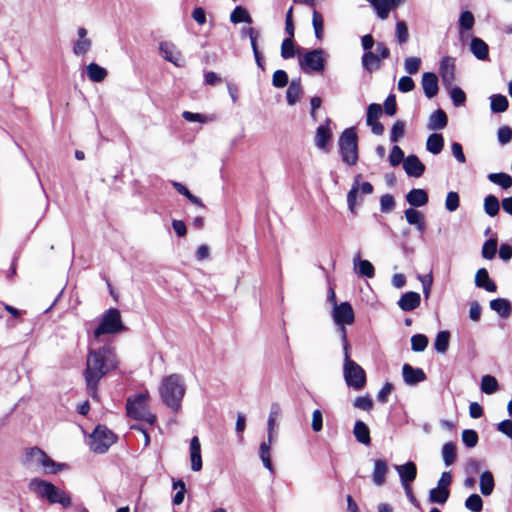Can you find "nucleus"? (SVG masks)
Here are the masks:
<instances>
[{
	"label": "nucleus",
	"instance_id": "f257e3e1",
	"mask_svg": "<svg viewBox=\"0 0 512 512\" xmlns=\"http://www.w3.org/2000/svg\"><path fill=\"white\" fill-rule=\"evenodd\" d=\"M119 360L111 344L97 346L90 341L84 371L86 384H98L108 373L118 368Z\"/></svg>",
	"mask_w": 512,
	"mask_h": 512
},
{
	"label": "nucleus",
	"instance_id": "f03ea898",
	"mask_svg": "<svg viewBox=\"0 0 512 512\" xmlns=\"http://www.w3.org/2000/svg\"><path fill=\"white\" fill-rule=\"evenodd\" d=\"M149 400L150 396L147 391L128 397L126 403L127 416L150 425L155 424L157 417L150 411Z\"/></svg>",
	"mask_w": 512,
	"mask_h": 512
},
{
	"label": "nucleus",
	"instance_id": "7ed1b4c3",
	"mask_svg": "<svg viewBox=\"0 0 512 512\" xmlns=\"http://www.w3.org/2000/svg\"><path fill=\"white\" fill-rule=\"evenodd\" d=\"M126 330L121 314L118 309L110 308L101 316L98 326L93 331V340L97 341L101 336L106 334H118Z\"/></svg>",
	"mask_w": 512,
	"mask_h": 512
},
{
	"label": "nucleus",
	"instance_id": "20e7f679",
	"mask_svg": "<svg viewBox=\"0 0 512 512\" xmlns=\"http://www.w3.org/2000/svg\"><path fill=\"white\" fill-rule=\"evenodd\" d=\"M34 489L40 497L47 499L51 504L58 503L64 508L71 505L70 496L50 482L34 479Z\"/></svg>",
	"mask_w": 512,
	"mask_h": 512
},
{
	"label": "nucleus",
	"instance_id": "39448f33",
	"mask_svg": "<svg viewBox=\"0 0 512 512\" xmlns=\"http://www.w3.org/2000/svg\"><path fill=\"white\" fill-rule=\"evenodd\" d=\"M357 134L353 128L345 129L339 138V148L342 161L353 166L358 161Z\"/></svg>",
	"mask_w": 512,
	"mask_h": 512
},
{
	"label": "nucleus",
	"instance_id": "423d86ee",
	"mask_svg": "<svg viewBox=\"0 0 512 512\" xmlns=\"http://www.w3.org/2000/svg\"><path fill=\"white\" fill-rule=\"evenodd\" d=\"M298 60L304 73H321L325 69L326 54L321 48L313 49L304 53Z\"/></svg>",
	"mask_w": 512,
	"mask_h": 512
},
{
	"label": "nucleus",
	"instance_id": "0eeeda50",
	"mask_svg": "<svg viewBox=\"0 0 512 512\" xmlns=\"http://www.w3.org/2000/svg\"><path fill=\"white\" fill-rule=\"evenodd\" d=\"M333 319L334 322L339 326L344 349H347L348 340L345 325H351L355 319L351 304L349 302L335 304V307H333Z\"/></svg>",
	"mask_w": 512,
	"mask_h": 512
},
{
	"label": "nucleus",
	"instance_id": "6e6552de",
	"mask_svg": "<svg viewBox=\"0 0 512 512\" xmlns=\"http://www.w3.org/2000/svg\"><path fill=\"white\" fill-rule=\"evenodd\" d=\"M116 441L115 434L104 426H97L90 436V449L95 453H105Z\"/></svg>",
	"mask_w": 512,
	"mask_h": 512
},
{
	"label": "nucleus",
	"instance_id": "1a4fd4ad",
	"mask_svg": "<svg viewBox=\"0 0 512 512\" xmlns=\"http://www.w3.org/2000/svg\"><path fill=\"white\" fill-rule=\"evenodd\" d=\"M345 350L344 378L346 384H365V372L356 362L350 360L347 349Z\"/></svg>",
	"mask_w": 512,
	"mask_h": 512
},
{
	"label": "nucleus",
	"instance_id": "9d476101",
	"mask_svg": "<svg viewBox=\"0 0 512 512\" xmlns=\"http://www.w3.org/2000/svg\"><path fill=\"white\" fill-rule=\"evenodd\" d=\"M34 462L44 474H55L66 467L65 464L55 462L43 450L37 447H34Z\"/></svg>",
	"mask_w": 512,
	"mask_h": 512
},
{
	"label": "nucleus",
	"instance_id": "9b49d317",
	"mask_svg": "<svg viewBox=\"0 0 512 512\" xmlns=\"http://www.w3.org/2000/svg\"><path fill=\"white\" fill-rule=\"evenodd\" d=\"M160 396L170 408L177 410L184 396V386H160Z\"/></svg>",
	"mask_w": 512,
	"mask_h": 512
},
{
	"label": "nucleus",
	"instance_id": "f8f14e48",
	"mask_svg": "<svg viewBox=\"0 0 512 512\" xmlns=\"http://www.w3.org/2000/svg\"><path fill=\"white\" fill-rule=\"evenodd\" d=\"M382 107L380 104L372 103L367 108L366 123L371 127L373 134L380 136L384 133V126L378 121L382 115Z\"/></svg>",
	"mask_w": 512,
	"mask_h": 512
},
{
	"label": "nucleus",
	"instance_id": "ddd939ff",
	"mask_svg": "<svg viewBox=\"0 0 512 512\" xmlns=\"http://www.w3.org/2000/svg\"><path fill=\"white\" fill-rule=\"evenodd\" d=\"M439 74L445 88L450 89L455 82V59L444 57L440 62Z\"/></svg>",
	"mask_w": 512,
	"mask_h": 512
},
{
	"label": "nucleus",
	"instance_id": "4468645a",
	"mask_svg": "<svg viewBox=\"0 0 512 512\" xmlns=\"http://www.w3.org/2000/svg\"><path fill=\"white\" fill-rule=\"evenodd\" d=\"M159 51L161 56L168 62H171L177 67L183 65V57L180 51L176 48V46L172 42L164 41L159 45Z\"/></svg>",
	"mask_w": 512,
	"mask_h": 512
},
{
	"label": "nucleus",
	"instance_id": "2eb2a0df",
	"mask_svg": "<svg viewBox=\"0 0 512 512\" xmlns=\"http://www.w3.org/2000/svg\"><path fill=\"white\" fill-rule=\"evenodd\" d=\"M394 468L399 475L402 486L411 485L416 479L417 467L414 462L408 461L402 465H395Z\"/></svg>",
	"mask_w": 512,
	"mask_h": 512
},
{
	"label": "nucleus",
	"instance_id": "dca6fc26",
	"mask_svg": "<svg viewBox=\"0 0 512 512\" xmlns=\"http://www.w3.org/2000/svg\"><path fill=\"white\" fill-rule=\"evenodd\" d=\"M403 169L409 177L419 178L425 172V165L420 161L418 156L412 154L405 158Z\"/></svg>",
	"mask_w": 512,
	"mask_h": 512
},
{
	"label": "nucleus",
	"instance_id": "f3484780",
	"mask_svg": "<svg viewBox=\"0 0 512 512\" xmlns=\"http://www.w3.org/2000/svg\"><path fill=\"white\" fill-rule=\"evenodd\" d=\"M421 85L425 96L429 99L438 94V77L433 72H425L422 75Z\"/></svg>",
	"mask_w": 512,
	"mask_h": 512
},
{
	"label": "nucleus",
	"instance_id": "a211bd4d",
	"mask_svg": "<svg viewBox=\"0 0 512 512\" xmlns=\"http://www.w3.org/2000/svg\"><path fill=\"white\" fill-rule=\"evenodd\" d=\"M420 303H421L420 294L417 292H413V291L404 293L397 302L400 309L405 312L415 310L416 308L419 307Z\"/></svg>",
	"mask_w": 512,
	"mask_h": 512
},
{
	"label": "nucleus",
	"instance_id": "6ab92c4d",
	"mask_svg": "<svg viewBox=\"0 0 512 512\" xmlns=\"http://www.w3.org/2000/svg\"><path fill=\"white\" fill-rule=\"evenodd\" d=\"M402 375L406 384H416L426 380V375L421 368H414L409 364L403 365Z\"/></svg>",
	"mask_w": 512,
	"mask_h": 512
},
{
	"label": "nucleus",
	"instance_id": "aec40b11",
	"mask_svg": "<svg viewBox=\"0 0 512 512\" xmlns=\"http://www.w3.org/2000/svg\"><path fill=\"white\" fill-rule=\"evenodd\" d=\"M190 461L193 471L198 472L202 469L201 444L197 436L190 441Z\"/></svg>",
	"mask_w": 512,
	"mask_h": 512
},
{
	"label": "nucleus",
	"instance_id": "412c9836",
	"mask_svg": "<svg viewBox=\"0 0 512 512\" xmlns=\"http://www.w3.org/2000/svg\"><path fill=\"white\" fill-rule=\"evenodd\" d=\"M353 264L359 276L366 278H373L375 276V268L372 263L368 260L361 259L359 253L354 256Z\"/></svg>",
	"mask_w": 512,
	"mask_h": 512
},
{
	"label": "nucleus",
	"instance_id": "4be33fe9",
	"mask_svg": "<svg viewBox=\"0 0 512 512\" xmlns=\"http://www.w3.org/2000/svg\"><path fill=\"white\" fill-rule=\"evenodd\" d=\"M330 119H326V124H321L316 129L315 145L320 150H327V145L331 139V130L329 128Z\"/></svg>",
	"mask_w": 512,
	"mask_h": 512
},
{
	"label": "nucleus",
	"instance_id": "5701e85b",
	"mask_svg": "<svg viewBox=\"0 0 512 512\" xmlns=\"http://www.w3.org/2000/svg\"><path fill=\"white\" fill-rule=\"evenodd\" d=\"M475 285L487 292H496L497 290L495 282L489 277V273L485 268L477 270L475 274Z\"/></svg>",
	"mask_w": 512,
	"mask_h": 512
},
{
	"label": "nucleus",
	"instance_id": "b1692460",
	"mask_svg": "<svg viewBox=\"0 0 512 512\" xmlns=\"http://www.w3.org/2000/svg\"><path fill=\"white\" fill-rule=\"evenodd\" d=\"M388 464L384 459H377L374 462L372 472V480L376 486H383L386 482V475L388 473Z\"/></svg>",
	"mask_w": 512,
	"mask_h": 512
},
{
	"label": "nucleus",
	"instance_id": "393cba45",
	"mask_svg": "<svg viewBox=\"0 0 512 512\" xmlns=\"http://www.w3.org/2000/svg\"><path fill=\"white\" fill-rule=\"evenodd\" d=\"M470 51L478 60H487L489 57V47L487 43L479 37H473L470 43Z\"/></svg>",
	"mask_w": 512,
	"mask_h": 512
},
{
	"label": "nucleus",
	"instance_id": "a878e982",
	"mask_svg": "<svg viewBox=\"0 0 512 512\" xmlns=\"http://www.w3.org/2000/svg\"><path fill=\"white\" fill-rule=\"evenodd\" d=\"M428 193L424 189H411L406 195V201L412 207H422L428 203Z\"/></svg>",
	"mask_w": 512,
	"mask_h": 512
},
{
	"label": "nucleus",
	"instance_id": "bb28decb",
	"mask_svg": "<svg viewBox=\"0 0 512 512\" xmlns=\"http://www.w3.org/2000/svg\"><path fill=\"white\" fill-rule=\"evenodd\" d=\"M490 309L495 311L501 318H508L512 312V305L505 298H497L490 301Z\"/></svg>",
	"mask_w": 512,
	"mask_h": 512
},
{
	"label": "nucleus",
	"instance_id": "cd10ccee",
	"mask_svg": "<svg viewBox=\"0 0 512 512\" xmlns=\"http://www.w3.org/2000/svg\"><path fill=\"white\" fill-rule=\"evenodd\" d=\"M361 63L363 69L369 73H372L381 67L380 57L372 51L364 52Z\"/></svg>",
	"mask_w": 512,
	"mask_h": 512
},
{
	"label": "nucleus",
	"instance_id": "c85d7f7f",
	"mask_svg": "<svg viewBox=\"0 0 512 512\" xmlns=\"http://www.w3.org/2000/svg\"><path fill=\"white\" fill-rule=\"evenodd\" d=\"M404 214H405L406 221L410 225H415L416 229L419 232H421V233L424 232L425 220H424L423 214L420 211H418L414 208H408L405 210Z\"/></svg>",
	"mask_w": 512,
	"mask_h": 512
},
{
	"label": "nucleus",
	"instance_id": "c756f323",
	"mask_svg": "<svg viewBox=\"0 0 512 512\" xmlns=\"http://www.w3.org/2000/svg\"><path fill=\"white\" fill-rule=\"evenodd\" d=\"M447 115L442 109H437L434 111L428 121V129L429 130H441L447 126Z\"/></svg>",
	"mask_w": 512,
	"mask_h": 512
},
{
	"label": "nucleus",
	"instance_id": "7c9ffc66",
	"mask_svg": "<svg viewBox=\"0 0 512 512\" xmlns=\"http://www.w3.org/2000/svg\"><path fill=\"white\" fill-rule=\"evenodd\" d=\"M303 90L300 78L293 79L287 89L286 98L289 105H295L302 95Z\"/></svg>",
	"mask_w": 512,
	"mask_h": 512
},
{
	"label": "nucleus",
	"instance_id": "2f4dec72",
	"mask_svg": "<svg viewBox=\"0 0 512 512\" xmlns=\"http://www.w3.org/2000/svg\"><path fill=\"white\" fill-rule=\"evenodd\" d=\"M353 434L358 442L364 445H369L371 443L370 430L364 422H355Z\"/></svg>",
	"mask_w": 512,
	"mask_h": 512
},
{
	"label": "nucleus",
	"instance_id": "473e14b6",
	"mask_svg": "<svg viewBox=\"0 0 512 512\" xmlns=\"http://www.w3.org/2000/svg\"><path fill=\"white\" fill-rule=\"evenodd\" d=\"M272 444V437L268 436V440L260 444L259 456L263 463V466L273 473V465L270 458V450Z\"/></svg>",
	"mask_w": 512,
	"mask_h": 512
},
{
	"label": "nucleus",
	"instance_id": "72a5a7b5",
	"mask_svg": "<svg viewBox=\"0 0 512 512\" xmlns=\"http://www.w3.org/2000/svg\"><path fill=\"white\" fill-rule=\"evenodd\" d=\"M444 147V138L439 133H433L429 135L426 141V149L433 155L441 153Z\"/></svg>",
	"mask_w": 512,
	"mask_h": 512
},
{
	"label": "nucleus",
	"instance_id": "f704fd0d",
	"mask_svg": "<svg viewBox=\"0 0 512 512\" xmlns=\"http://www.w3.org/2000/svg\"><path fill=\"white\" fill-rule=\"evenodd\" d=\"M442 459L444 462V465L446 467H449L453 465L457 459V452H456V446L453 442H447L442 447Z\"/></svg>",
	"mask_w": 512,
	"mask_h": 512
},
{
	"label": "nucleus",
	"instance_id": "c9c22d12",
	"mask_svg": "<svg viewBox=\"0 0 512 512\" xmlns=\"http://www.w3.org/2000/svg\"><path fill=\"white\" fill-rule=\"evenodd\" d=\"M494 477L490 471H485L480 475V491L484 496H489L494 490Z\"/></svg>",
	"mask_w": 512,
	"mask_h": 512
},
{
	"label": "nucleus",
	"instance_id": "e433bc0d",
	"mask_svg": "<svg viewBox=\"0 0 512 512\" xmlns=\"http://www.w3.org/2000/svg\"><path fill=\"white\" fill-rule=\"evenodd\" d=\"M490 108L494 113H503L508 109L509 102L506 96L494 94L490 97Z\"/></svg>",
	"mask_w": 512,
	"mask_h": 512
},
{
	"label": "nucleus",
	"instance_id": "4c0bfd02",
	"mask_svg": "<svg viewBox=\"0 0 512 512\" xmlns=\"http://www.w3.org/2000/svg\"><path fill=\"white\" fill-rule=\"evenodd\" d=\"M487 178L490 182L499 185L503 189H509L512 186V177L503 172L490 173Z\"/></svg>",
	"mask_w": 512,
	"mask_h": 512
},
{
	"label": "nucleus",
	"instance_id": "58836bf2",
	"mask_svg": "<svg viewBox=\"0 0 512 512\" xmlns=\"http://www.w3.org/2000/svg\"><path fill=\"white\" fill-rule=\"evenodd\" d=\"M475 24V18L471 11H463L458 20L459 32L462 34L464 31L472 30Z\"/></svg>",
	"mask_w": 512,
	"mask_h": 512
},
{
	"label": "nucleus",
	"instance_id": "ea45409f",
	"mask_svg": "<svg viewBox=\"0 0 512 512\" xmlns=\"http://www.w3.org/2000/svg\"><path fill=\"white\" fill-rule=\"evenodd\" d=\"M450 342V333L448 331H440L437 333L434 341V349L438 353H445L448 350Z\"/></svg>",
	"mask_w": 512,
	"mask_h": 512
},
{
	"label": "nucleus",
	"instance_id": "a19ab883",
	"mask_svg": "<svg viewBox=\"0 0 512 512\" xmlns=\"http://www.w3.org/2000/svg\"><path fill=\"white\" fill-rule=\"evenodd\" d=\"M87 75L91 81L101 82L105 79L107 71L96 63H90L87 66Z\"/></svg>",
	"mask_w": 512,
	"mask_h": 512
},
{
	"label": "nucleus",
	"instance_id": "79ce46f5",
	"mask_svg": "<svg viewBox=\"0 0 512 512\" xmlns=\"http://www.w3.org/2000/svg\"><path fill=\"white\" fill-rule=\"evenodd\" d=\"M499 200L494 195H488L484 199V211L490 217H494L499 213Z\"/></svg>",
	"mask_w": 512,
	"mask_h": 512
},
{
	"label": "nucleus",
	"instance_id": "37998d69",
	"mask_svg": "<svg viewBox=\"0 0 512 512\" xmlns=\"http://www.w3.org/2000/svg\"><path fill=\"white\" fill-rule=\"evenodd\" d=\"M450 490H444L438 487H435L429 492V501L431 503L437 504H445L449 498Z\"/></svg>",
	"mask_w": 512,
	"mask_h": 512
},
{
	"label": "nucleus",
	"instance_id": "c03bdc74",
	"mask_svg": "<svg viewBox=\"0 0 512 512\" xmlns=\"http://www.w3.org/2000/svg\"><path fill=\"white\" fill-rule=\"evenodd\" d=\"M497 245V239L495 238H490L486 240L482 246V257L487 260H492L496 255Z\"/></svg>",
	"mask_w": 512,
	"mask_h": 512
},
{
	"label": "nucleus",
	"instance_id": "a18cd8bd",
	"mask_svg": "<svg viewBox=\"0 0 512 512\" xmlns=\"http://www.w3.org/2000/svg\"><path fill=\"white\" fill-rule=\"evenodd\" d=\"M230 21L234 24H238L241 22L251 23L252 19L249 13L242 8L241 6H237L230 15Z\"/></svg>",
	"mask_w": 512,
	"mask_h": 512
},
{
	"label": "nucleus",
	"instance_id": "49530a36",
	"mask_svg": "<svg viewBox=\"0 0 512 512\" xmlns=\"http://www.w3.org/2000/svg\"><path fill=\"white\" fill-rule=\"evenodd\" d=\"M312 25H313L314 32H315V37L318 40H321L323 38V34H324V29H323L324 21H323V17L321 15V13L316 10H314L313 14H312Z\"/></svg>",
	"mask_w": 512,
	"mask_h": 512
},
{
	"label": "nucleus",
	"instance_id": "de8ad7c7",
	"mask_svg": "<svg viewBox=\"0 0 512 512\" xmlns=\"http://www.w3.org/2000/svg\"><path fill=\"white\" fill-rule=\"evenodd\" d=\"M372 7L376 11L377 16L382 20L388 17L391 10L389 0H376Z\"/></svg>",
	"mask_w": 512,
	"mask_h": 512
},
{
	"label": "nucleus",
	"instance_id": "09e8293b",
	"mask_svg": "<svg viewBox=\"0 0 512 512\" xmlns=\"http://www.w3.org/2000/svg\"><path fill=\"white\" fill-rule=\"evenodd\" d=\"M428 346V338L424 334H415L411 337V349L414 352H422Z\"/></svg>",
	"mask_w": 512,
	"mask_h": 512
},
{
	"label": "nucleus",
	"instance_id": "8fccbe9b",
	"mask_svg": "<svg viewBox=\"0 0 512 512\" xmlns=\"http://www.w3.org/2000/svg\"><path fill=\"white\" fill-rule=\"evenodd\" d=\"M405 127L404 121L397 120L391 128L390 141L393 143L398 142L405 134Z\"/></svg>",
	"mask_w": 512,
	"mask_h": 512
},
{
	"label": "nucleus",
	"instance_id": "3c124183",
	"mask_svg": "<svg viewBox=\"0 0 512 512\" xmlns=\"http://www.w3.org/2000/svg\"><path fill=\"white\" fill-rule=\"evenodd\" d=\"M447 90L449 91L451 100L456 107L462 106L465 103L466 94L461 88L454 87L452 85L451 88Z\"/></svg>",
	"mask_w": 512,
	"mask_h": 512
},
{
	"label": "nucleus",
	"instance_id": "603ef678",
	"mask_svg": "<svg viewBox=\"0 0 512 512\" xmlns=\"http://www.w3.org/2000/svg\"><path fill=\"white\" fill-rule=\"evenodd\" d=\"M465 507L472 512H480L483 508V501L478 494H472L465 500Z\"/></svg>",
	"mask_w": 512,
	"mask_h": 512
},
{
	"label": "nucleus",
	"instance_id": "864d4df0",
	"mask_svg": "<svg viewBox=\"0 0 512 512\" xmlns=\"http://www.w3.org/2000/svg\"><path fill=\"white\" fill-rule=\"evenodd\" d=\"M396 38L399 44L407 43L409 39V33L407 25L404 21L400 20L396 23Z\"/></svg>",
	"mask_w": 512,
	"mask_h": 512
},
{
	"label": "nucleus",
	"instance_id": "5fc2aeb1",
	"mask_svg": "<svg viewBox=\"0 0 512 512\" xmlns=\"http://www.w3.org/2000/svg\"><path fill=\"white\" fill-rule=\"evenodd\" d=\"M281 56L283 59H290L295 56L294 41L291 38L283 40L281 45Z\"/></svg>",
	"mask_w": 512,
	"mask_h": 512
},
{
	"label": "nucleus",
	"instance_id": "6e6d98bb",
	"mask_svg": "<svg viewBox=\"0 0 512 512\" xmlns=\"http://www.w3.org/2000/svg\"><path fill=\"white\" fill-rule=\"evenodd\" d=\"M421 66V59L419 57H407L404 61V69L410 74H416Z\"/></svg>",
	"mask_w": 512,
	"mask_h": 512
},
{
	"label": "nucleus",
	"instance_id": "4d7b16f0",
	"mask_svg": "<svg viewBox=\"0 0 512 512\" xmlns=\"http://www.w3.org/2000/svg\"><path fill=\"white\" fill-rule=\"evenodd\" d=\"M460 198L457 192L450 191L448 192L445 200V208L449 212H454L459 208Z\"/></svg>",
	"mask_w": 512,
	"mask_h": 512
},
{
	"label": "nucleus",
	"instance_id": "13d9d810",
	"mask_svg": "<svg viewBox=\"0 0 512 512\" xmlns=\"http://www.w3.org/2000/svg\"><path fill=\"white\" fill-rule=\"evenodd\" d=\"M462 441L468 448H473L478 443V434L475 430L466 429L462 432Z\"/></svg>",
	"mask_w": 512,
	"mask_h": 512
},
{
	"label": "nucleus",
	"instance_id": "bf43d9fd",
	"mask_svg": "<svg viewBox=\"0 0 512 512\" xmlns=\"http://www.w3.org/2000/svg\"><path fill=\"white\" fill-rule=\"evenodd\" d=\"M404 160H405V157H404L403 150L398 145H394L392 147L391 153L389 155L390 165L393 167H396L401 162H404Z\"/></svg>",
	"mask_w": 512,
	"mask_h": 512
},
{
	"label": "nucleus",
	"instance_id": "052dcab7",
	"mask_svg": "<svg viewBox=\"0 0 512 512\" xmlns=\"http://www.w3.org/2000/svg\"><path fill=\"white\" fill-rule=\"evenodd\" d=\"M288 75L284 70H276L272 77V84L276 88H283L288 84Z\"/></svg>",
	"mask_w": 512,
	"mask_h": 512
},
{
	"label": "nucleus",
	"instance_id": "680f3d73",
	"mask_svg": "<svg viewBox=\"0 0 512 512\" xmlns=\"http://www.w3.org/2000/svg\"><path fill=\"white\" fill-rule=\"evenodd\" d=\"M91 48V41L89 39H78L73 46V52L76 55H84Z\"/></svg>",
	"mask_w": 512,
	"mask_h": 512
},
{
	"label": "nucleus",
	"instance_id": "e2e57ef3",
	"mask_svg": "<svg viewBox=\"0 0 512 512\" xmlns=\"http://www.w3.org/2000/svg\"><path fill=\"white\" fill-rule=\"evenodd\" d=\"M280 407L277 404H273L268 417V436L272 437L276 419L279 416Z\"/></svg>",
	"mask_w": 512,
	"mask_h": 512
},
{
	"label": "nucleus",
	"instance_id": "0e129e2a",
	"mask_svg": "<svg viewBox=\"0 0 512 512\" xmlns=\"http://www.w3.org/2000/svg\"><path fill=\"white\" fill-rule=\"evenodd\" d=\"M498 141L501 145L508 144L512 139V129L508 126H502L497 132Z\"/></svg>",
	"mask_w": 512,
	"mask_h": 512
},
{
	"label": "nucleus",
	"instance_id": "69168bd1",
	"mask_svg": "<svg viewBox=\"0 0 512 512\" xmlns=\"http://www.w3.org/2000/svg\"><path fill=\"white\" fill-rule=\"evenodd\" d=\"M415 88L413 79L409 76H402L398 81V90L407 93Z\"/></svg>",
	"mask_w": 512,
	"mask_h": 512
},
{
	"label": "nucleus",
	"instance_id": "338daca9",
	"mask_svg": "<svg viewBox=\"0 0 512 512\" xmlns=\"http://www.w3.org/2000/svg\"><path fill=\"white\" fill-rule=\"evenodd\" d=\"M395 206V201L392 195L385 194L380 198V209L382 212L387 213L393 210Z\"/></svg>",
	"mask_w": 512,
	"mask_h": 512
},
{
	"label": "nucleus",
	"instance_id": "774afa93",
	"mask_svg": "<svg viewBox=\"0 0 512 512\" xmlns=\"http://www.w3.org/2000/svg\"><path fill=\"white\" fill-rule=\"evenodd\" d=\"M384 111L389 116H394L397 112L396 97L390 94L384 102Z\"/></svg>",
	"mask_w": 512,
	"mask_h": 512
}]
</instances>
